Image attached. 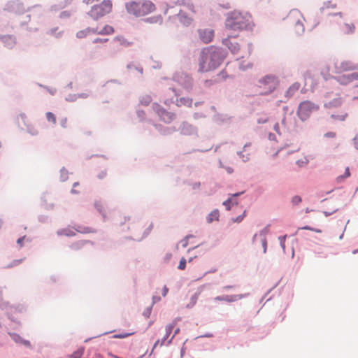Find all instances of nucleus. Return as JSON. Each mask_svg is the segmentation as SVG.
<instances>
[{"label": "nucleus", "mask_w": 358, "mask_h": 358, "mask_svg": "<svg viewBox=\"0 0 358 358\" xmlns=\"http://www.w3.org/2000/svg\"><path fill=\"white\" fill-rule=\"evenodd\" d=\"M223 56L220 48L210 46L202 50L198 59L199 71L208 72L217 68Z\"/></svg>", "instance_id": "nucleus-2"}, {"label": "nucleus", "mask_w": 358, "mask_h": 358, "mask_svg": "<svg viewBox=\"0 0 358 358\" xmlns=\"http://www.w3.org/2000/svg\"><path fill=\"white\" fill-rule=\"evenodd\" d=\"M185 267H186V259L184 257H182L180 261L179 265H178V268L180 270H184L185 268Z\"/></svg>", "instance_id": "nucleus-33"}, {"label": "nucleus", "mask_w": 358, "mask_h": 358, "mask_svg": "<svg viewBox=\"0 0 358 358\" xmlns=\"http://www.w3.org/2000/svg\"><path fill=\"white\" fill-rule=\"evenodd\" d=\"M319 109V106L310 101H304L299 103L296 114L302 121L307 120L311 114Z\"/></svg>", "instance_id": "nucleus-5"}, {"label": "nucleus", "mask_w": 358, "mask_h": 358, "mask_svg": "<svg viewBox=\"0 0 358 358\" xmlns=\"http://www.w3.org/2000/svg\"><path fill=\"white\" fill-rule=\"evenodd\" d=\"M189 236H187L184 240L182 241V246L183 248H185L187 247V245H188V241L187 239L189 238Z\"/></svg>", "instance_id": "nucleus-43"}, {"label": "nucleus", "mask_w": 358, "mask_h": 358, "mask_svg": "<svg viewBox=\"0 0 358 358\" xmlns=\"http://www.w3.org/2000/svg\"><path fill=\"white\" fill-rule=\"evenodd\" d=\"M8 334L15 343L22 345L27 348H31L30 342L27 340L24 339L20 335L13 332H10L8 333Z\"/></svg>", "instance_id": "nucleus-16"}, {"label": "nucleus", "mask_w": 358, "mask_h": 358, "mask_svg": "<svg viewBox=\"0 0 358 358\" xmlns=\"http://www.w3.org/2000/svg\"><path fill=\"white\" fill-rule=\"evenodd\" d=\"M25 237L26 236H24L18 238L17 241V243L20 245V248L22 247V245H23V241H24Z\"/></svg>", "instance_id": "nucleus-42"}, {"label": "nucleus", "mask_w": 358, "mask_h": 358, "mask_svg": "<svg viewBox=\"0 0 358 358\" xmlns=\"http://www.w3.org/2000/svg\"><path fill=\"white\" fill-rule=\"evenodd\" d=\"M75 231L81 234H90L96 231L95 229L92 227L78 226L74 229L71 228L62 229L58 231V234L65 236H73L76 235Z\"/></svg>", "instance_id": "nucleus-9"}, {"label": "nucleus", "mask_w": 358, "mask_h": 358, "mask_svg": "<svg viewBox=\"0 0 358 358\" xmlns=\"http://www.w3.org/2000/svg\"><path fill=\"white\" fill-rule=\"evenodd\" d=\"M169 335H168L165 333L162 341H159V340L156 341V342L154 344V348H156L158 345H159V346L163 345L165 343L166 341L169 338Z\"/></svg>", "instance_id": "nucleus-29"}, {"label": "nucleus", "mask_w": 358, "mask_h": 358, "mask_svg": "<svg viewBox=\"0 0 358 358\" xmlns=\"http://www.w3.org/2000/svg\"><path fill=\"white\" fill-rule=\"evenodd\" d=\"M135 334L134 331L128 332V333H122L118 334L113 335V338H125L129 336L134 335Z\"/></svg>", "instance_id": "nucleus-28"}, {"label": "nucleus", "mask_w": 358, "mask_h": 358, "mask_svg": "<svg viewBox=\"0 0 358 358\" xmlns=\"http://www.w3.org/2000/svg\"><path fill=\"white\" fill-rule=\"evenodd\" d=\"M179 103L184 106L191 107L192 105V100L188 98H180L179 100Z\"/></svg>", "instance_id": "nucleus-27"}, {"label": "nucleus", "mask_w": 358, "mask_h": 358, "mask_svg": "<svg viewBox=\"0 0 358 358\" xmlns=\"http://www.w3.org/2000/svg\"><path fill=\"white\" fill-rule=\"evenodd\" d=\"M296 163L299 167H302L308 163V160L307 157H303L301 159L296 160Z\"/></svg>", "instance_id": "nucleus-30"}, {"label": "nucleus", "mask_w": 358, "mask_h": 358, "mask_svg": "<svg viewBox=\"0 0 358 358\" xmlns=\"http://www.w3.org/2000/svg\"><path fill=\"white\" fill-rule=\"evenodd\" d=\"M354 144H355V146L358 149V136L355 137Z\"/></svg>", "instance_id": "nucleus-50"}, {"label": "nucleus", "mask_w": 358, "mask_h": 358, "mask_svg": "<svg viewBox=\"0 0 358 358\" xmlns=\"http://www.w3.org/2000/svg\"><path fill=\"white\" fill-rule=\"evenodd\" d=\"M245 211L243 212L242 215L237 217L236 218V220H234V222H240L243 219V217L245 216Z\"/></svg>", "instance_id": "nucleus-44"}, {"label": "nucleus", "mask_w": 358, "mask_h": 358, "mask_svg": "<svg viewBox=\"0 0 358 358\" xmlns=\"http://www.w3.org/2000/svg\"><path fill=\"white\" fill-rule=\"evenodd\" d=\"M336 8V3L335 2H333L332 1H328L324 2L320 10L322 12H324L329 9H334Z\"/></svg>", "instance_id": "nucleus-20"}, {"label": "nucleus", "mask_w": 358, "mask_h": 358, "mask_svg": "<svg viewBox=\"0 0 358 358\" xmlns=\"http://www.w3.org/2000/svg\"><path fill=\"white\" fill-rule=\"evenodd\" d=\"M180 22L185 25L189 24L192 22V19L185 15L184 12L180 11L178 15Z\"/></svg>", "instance_id": "nucleus-21"}, {"label": "nucleus", "mask_w": 358, "mask_h": 358, "mask_svg": "<svg viewBox=\"0 0 358 358\" xmlns=\"http://www.w3.org/2000/svg\"><path fill=\"white\" fill-rule=\"evenodd\" d=\"M242 193L243 192H240L231 195V196L229 199L223 202V205L226 207L227 210H230L232 206L236 205L238 203L235 197L241 195Z\"/></svg>", "instance_id": "nucleus-18"}, {"label": "nucleus", "mask_w": 358, "mask_h": 358, "mask_svg": "<svg viewBox=\"0 0 358 358\" xmlns=\"http://www.w3.org/2000/svg\"><path fill=\"white\" fill-rule=\"evenodd\" d=\"M336 136V134L334 131L327 132L324 134V137L327 138H335Z\"/></svg>", "instance_id": "nucleus-39"}, {"label": "nucleus", "mask_w": 358, "mask_h": 358, "mask_svg": "<svg viewBox=\"0 0 358 358\" xmlns=\"http://www.w3.org/2000/svg\"><path fill=\"white\" fill-rule=\"evenodd\" d=\"M48 122H51L52 124H55L57 120L56 116L52 112H47L45 114Z\"/></svg>", "instance_id": "nucleus-26"}, {"label": "nucleus", "mask_w": 358, "mask_h": 358, "mask_svg": "<svg viewBox=\"0 0 358 358\" xmlns=\"http://www.w3.org/2000/svg\"><path fill=\"white\" fill-rule=\"evenodd\" d=\"M168 292H169L168 287L166 286H164L162 289V293L163 296H166Z\"/></svg>", "instance_id": "nucleus-46"}, {"label": "nucleus", "mask_w": 358, "mask_h": 358, "mask_svg": "<svg viewBox=\"0 0 358 358\" xmlns=\"http://www.w3.org/2000/svg\"><path fill=\"white\" fill-rule=\"evenodd\" d=\"M59 124L63 128H66L68 124V119L66 117H62L59 120Z\"/></svg>", "instance_id": "nucleus-35"}, {"label": "nucleus", "mask_w": 358, "mask_h": 358, "mask_svg": "<svg viewBox=\"0 0 358 358\" xmlns=\"http://www.w3.org/2000/svg\"><path fill=\"white\" fill-rule=\"evenodd\" d=\"M350 171H349V168H346L344 175H342V176H340L337 177L336 180H337L338 182H340L342 180L350 177Z\"/></svg>", "instance_id": "nucleus-31"}, {"label": "nucleus", "mask_w": 358, "mask_h": 358, "mask_svg": "<svg viewBox=\"0 0 358 358\" xmlns=\"http://www.w3.org/2000/svg\"><path fill=\"white\" fill-rule=\"evenodd\" d=\"M115 32V29L112 26L106 24L102 29L99 28H87L86 29L79 31L77 32L76 36L78 38H83L91 34H96L99 35H111Z\"/></svg>", "instance_id": "nucleus-6"}, {"label": "nucleus", "mask_w": 358, "mask_h": 358, "mask_svg": "<svg viewBox=\"0 0 358 358\" xmlns=\"http://www.w3.org/2000/svg\"><path fill=\"white\" fill-rule=\"evenodd\" d=\"M358 80V73L343 75L337 77V80L342 85H347L353 80Z\"/></svg>", "instance_id": "nucleus-15"}, {"label": "nucleus", "mask_w": 358, "mask_h": 358, "mask_svg": "<svg viewBox=\"0 0 358 358\" xmlns=\"http://www.w3.org/2000/svg\"><path fill=\"white\" fill-rule=\"evenodd\" d=\"M17 122H18V124L20 126H22V124L25 126L26 128L27 129L28 131L31 134L36 135L38 134L37 130L29 123V122L25 115L20 114L17 117Z\"/></svg>", "instance_id": "nucleus-14"}, {"label": "nucleus", "mask_w": 358, "mask_h": 358, "mask_svg": "<svg viewBox=\"0 0 358 358\" xmlns=\"http://www.w3.org/2000/svg\"><path fill=\"white\" fill-rule=\"evenodd\" d=\"M57 30V28L52 29L50 30V34L54 35L56 33V31Z\"/></svg>", "instance_id": "nucleus-56"}, {"label": "nucleus", "mask_w": 358, "mask_h": 358, "mask_svg": "<svg viewBox=\"0 0 358 358\" xmlns=\"http://www.w3.org/2000/svg\"><path fill=\"white\" fill-rule=\"evenodd\" d=\"M108 41V38H95L94 41H93V43H106Z\"/></svg>", "instance_id": "nucleus-38"}, {"label": "nucleus", "mask_w": 358, "mask_h": 358, "mask_svg": "<svg viewBox=\"0 0 358 358\" xmlns=\"http://www.w3.org/2000/svg\"><path fill=\"white\" fill-rule=\"evenodd\" d=\"M346 116H347V114H345V115H342L341 117L340 118V120H344Z\"/></svg>", "instance_id": "nucleus-57"}, {"label": "nucleus", "mask_w": 358, "mask_h": 358, "mask_svg": "<svg viewBox=\"0 0 358 358\" xmlns=\"http://www.w3.org/2000/svg\"><path fill=\"white\" fill-rule=\"evenodd\" d=\"M259 87L262 88L264 94H268L274 91L279 84L277 77L268 75L259 80Z\"/></svg>", "instance_id": "nucleus-7"}, {"label": "nucleus", "mask_w": 358, "mask_h": 358, "mask_svg": "<svg viewBox=\"0 0 358 358\" xmlns=\"http://www.w3.org/2000/svg\"><path fill=\"white\" fill-rule=\"evenodd\" d=\"M251 146V144H245V146H244V148H243V152H247V148L250 147Z\"/></svg>", "instance_id": "nucleus-54"}, {"label": "nucleus", "mask_w": 358, "mask_h": 358, "mask_svg": "<svg viewBox=\"0 0 358 358\" xmlns=\"http://www.w3.org/2000/svg\"><path fill=\"white\" fill-rule=\"evenodd\" d=\"M255 27L252 15L248 12L234 10L229 13L225 22L226 32L252 30Z\"/></svg>", "instance_id": "nucleus-1"}, {"label": "nucleus", "mask_w": 358, "mask_h": 358, "mask_svg": "<svg viewBox=\"0 0 358 358\" xmlns=\"http://www.w3.org/2000/svg\"><path fill=\"white\" fill-rule=\"evenodd\" d=\"M262 246H263V249H264V252L265 253L266 252V247H267V243H266V240L265 238L262 241Z\"/></svg>", "instance_id": "nucleus-47"}, {"label": "nucleus", "mask_w": 358, "mask_h": 358, "mask_svg": "<svg viewBox=\"0 0 358 358\" xmlns=\"http://www.w3.org/2000/svg\"><path fill=\"white\" fill-rule=\"evenodd\" d=\"M157 21H159L161 23L162 22V19L160 17H157Z\"/></svg>", "instance_id": "nucleus-58"}, {"label": "nucleus", "mask_w": 358, "mask_h": 358, "mask_svg": "<svg viewBox=\"0 0 358 358\" xmlns=\"http://www.w3.org/2000/svg\"><path fill=\"white\" fill-rule=\"evenodd\" d=\"M302 229H307V230H313V231H314V229H311V228H310V227H303ZM315 231H316V232H317V233L321 232V231H320V230H315Z\"/></svg>", "instance_id": "nucleus-51"}, {"label": "nucleus", "mask_w": 358, "mask_h": 358, "mask_svg": "<svg viewBox=\"0 0 358 358\" xmlns=\"http://www.w3.org/2000/svg\"><path fill=\"white\" fill-rule=\"evenodd\" d=\"M85 243L86 241H76L71 245V248L73 250H78L83 248Z\"/></svg>", "instance_id": "nucleus-23"}, {"label": "nucleus", "mask_w": 358, "mask_h": 358, "mask_svg": "<svg viewBox=\"0 0 358 358\" xmlns=\"http://www.w3.org/2000/svg\"><path fill=\"white\" fill-rule=\"evenodd\" d=\"M85 3L90 5L91 8L88 15L92 19L97 20L101 17L109 14L113 10V2L111 0H84Z\"/></svg>", "instance_id": "nucleus-3"}, {"label": "nucleus", "mask_w": 358, "mask_h": 358, "mask_svg": "<svg viewBox=\"0 0 358 358\" xmlns=\"http://www.w3.org/2000/svg\"><path fill=\"white\" fill-rule=\"evenodd\" d=\"M329 67H325L322 71V74L324 76L325 79H327L329 78Z\"/></svg>", "instance_id": "nucleus-36"}, {"label": "nucleus", "mask_w": 358, "mask_h": 358, "mask_svg": "<svg viewBox=\"0 0 358 358\" xmlns=\"http://www.w3.org/2000/svg\"><path fill=\"white\" fill-rule=\"evenodd\" d=\"M285 238H286V236L279 238L280 245L283 250H285Z\"/></svg>", "instance_id": "nucleus-37"}, {"label": "nucleus", "mask_w": 358, "mask_h": 358, "mask_svg": "<svg viewBox=\"0 0 358 358\" xmlns=\"http://www.w3.org/2000/svg\"><path fill=\"white\" fill-rule=\"evenodd\" d=\"M290 22L294 24V31L298 34H302L304 31L303 21V17L299 11H292L288 16Z\"/></svg>", "instance_id": "nucleus-8"}, {"label": "nucleus", "mask_w": 358, "mask_h": 358, "mask_svg": "<svg viewBox=\"0 0 358 358\" xmlns=\"http://www.w3.org/2000/svg\"><path fill=\"white\" fill-rule=\"evenodd\" d=\"M355 27L354 24H352V23L345 24L343 31L345 34H352L355 32Z\"/></svg>", "instance_id": "nucleus-24"}, {"label": "nucleus", "mask_w": 358, "mask_h": 358, "mask_svg": "<svg viewBox=\"0 0 358 358\" xmlns=\"http://www.w3.org/2000/svg\"><path fill=\"white\" fill-rule=\"evenodd\" d=\"M79 185V183L78 182H75L73 185V188L71 189V192L73 194H78L80 192V191H78L77 190V188L76 187Z\"/></svg>", "instance_id": "nucleus-40"}, {"label": "nucleus", "mask_w": 358, "mask_h": 358, "mask_svg": "<svg viewBox=\"0 0 358 358\" xmlns=\"http://www.w3.org/2000/svg\"><path fill=\"white\" fill-rule=\"evenodd\" d=\"M300 87H301L300 83H293L286 91L285 96L287 98H290V97L293 96L296 94V92H297L299 91V90L300 89Z\"/></svg>", "instance_id": "nucleus-17"}, {"label": "nucleus", "mask_w": 358, "mask_h": 358, "mask_svg": "<svg viewBox=\"0 0 358 358\" xmlns=\"http://www.w3.org/2000/svg\"><path fill=\"white\" fill-rule=\"evenodd\" d=\"M341 103H342L341 99L338 98V99H336L334 101H331L329 103V105L332 106H339L341 105Z\"/></svg>", "instance_id": "nucleus-32"}, {"label": "nucleus", "mask_w": 358, "mask_h": 358, "mask_svg": "<svg viewBox=\"0 0 358 358\" xmlns=\"http://www.w3.org/2000/svg\"><path fill=\"white\" fill-rule=\"evenodd\" d=\"M241 155V157L243 159L244 161H246L249 159V155H250V152H247L246 153V157H245L244 155H242L241 153L240 154Z\"/></svg>", "instance_id": "nucleus-49"}, {"label": "nucleus", "mask_w": 358, "mask_h": 358, "mask_svg": "<svg viewBox=\"0 0 358 358\" xmlns=\"http://www.w3.org/2000/svg\"><path fill=\"white\" fill-rule=\"evenodd\" d=\"M176 323V320H174L171 323L167 324L165 327V333L170 336Z\"/></svg>", "instance_id": "nucleus-25"}, {"label": "nucleus", "mask_w": 358, "mask_h": 358, "mask_svg": "<svg viewBox=\"0 0 358 358\" xmlns=\"http://www.w3.org/2000/svg\"><path fill=\"white\" fill-rule=\"evenodd\" d=\"M226 35L227 38L224 39V44L229 48L232 53H236L240 49V45L236 39L237 34L226 32Z\"/></svg>", "instance_id": "nucleus-10"}, {"label": "nucleus", "mask_w": 358, "mask_h": 358, "mask_svg": "<svg viewBox=\"0 0 358 358\" xmlns=\"http://www.w3.org/2000/svg\"><path fill=\"white\" fill-rule=\"evenodd\" d=\"M83 355V352L82 351H77V352H75L73 355H72V357L73 358H80Z\"/></svg>", "instance_id": "nucleus-41"}, {"label": "nucleus", "mask_w": 358, "mask_h": 358, "mask_svg": "<svg viewBox=\"0 0 358 358\" xmlns=\"http://www.w3.org/2000/svg\"><path fill=\"white\" fill-rule=\"evenodd\" d=\"M99 358H101V357H99Z\"/></svg>", "instance_id": "nucleus-60"}, {"label": "nucleus", "mask_w": 358, "mask_h": 358, "mask_svg": "<svg viewBox=\"0 0 358 358\" xmlns=\"http://www.w3.org/2000/svg\"><path fill=\"white\" fill-rule=\"evenodd\" d=\"M198 34L200 40L204 43L211 42L214 38V31L211 29H199Z\"/></svg>", "instance_id": "nucleus-13"}, {"label": "nucleus", "mask_w": 358, "mask_h": 358, "mask_svg": "<svg viewBox=\"0 0 358 358\" xmlns=\"http://www.w3.org/2000/svg\"><path fill=\"white\" fill-rule=\"evenodd\" d=\"M4 38L7 40H9L11 42V43H15V38L13 36H8Z\"/></svg>", "instance_id": "nucleus-48"}, {"label": "nucleus", "mask_w": 358, "mask_h": 358, "mask_svg": "<svg viewBox=\"0 0 358 358\" xmlns=\"http://www.w3.org/2000/svg\"><path fill=\"white\" fill-rule=\"evenodd\" d=\"M301 202V198L299 196H294V197H292V203L294 204V205H298L299 203H300Z\"/></svg>", "instance_id": "nucleus-34"}, {"label": "nucleus", "mask_w": 358, "mask_h": 358, "mask_svg": "<svg viewBox=\"0 0 358 358\" xmlns=\"http://www.w3.org/2000/svg\"><path fill=\"white\" fill-rule=\"evenodd\" d=\"M153 109L161 118V120L164 122L169 123L171 122L174 118V115L173 113L166 111L157 103L153 105Z\"/></svg>", "instance_id": "nucleus-12"}, {"label": "nucleus", "mask_w": 358, "mask_h": 358, "mask_svg": "<svg viewBox=\"0 0 358 358\" xmlns=\"http://www.w3.org/2000/svg\"><path fill=\"white\" fill-rule=\"evenodd\" d=\"M274 130L277 132V133H280V131H279V125L278 123H276L274 126Z\"/></svg>", "instance_id": "nucleus-52"}, {"label": "nucleus", "mask_w": 358, "mask_h": 358, "mask_svg": "<svg viewBox=\"0 0 358 358\" xmlns=\"http://www.w3.org/2000/svg\"><path fill=\"white\" fill-rule=\"evenodd\" d=\"M95 206H96V207L98 208V210L101 211V208H102L101 204V203H95Z\"/></svg>", "instance_id": "nucleus-53"}, {"label": "nucleus", "mask_w": 358, "mask_h": 358, "mask_svg": "<svg viewBox=\"0 0 358 358\" xmlns=\"http://www.w3.org/2000/svg\"><path fill=\"white\" fill-rule=\"evenodd\" d=\"M113 41L116 42L118 45L124 46V47H129L131 45H132V42L129 41L127 38H125L122 36H117L114 38Z\"/></svg>", "instance_id": "nucleus-19"}, {"label": "nucleus", "mask_w": 358, "mask_h": 358, "mask_svg": "<svg viewBox=\"0 0 358 358\" xmlns=\"http://www.w3.org/2000/svg\"><path fill=\"white\" fill-rule=\"evenodd\" d=\"M219 211L217 210H215L208 215L207 217L208 222H212L213 221H217L219 219Z\"/></svg>", "instance_id": "nucleus-22"}, {"label": "nucleus", "mask_w": 358, "mask_h": 358, "mask_svg": "<svg viewBox=\"0 0 358 358\" xmlns=\"http://www.w3.org/2000/svg\"><path fill=\"white\" fill-rule=\"evenodd\" d=\"M129 13L136 16H143L155 10V4L150 1H132L126 4Z\"/></svg>", "instance_id": "nucleus-4"}, {"label": "nucleus", "mask_w": 358, "mask_h": 358, "mask_svg": "<svg viewBox=\"0 0 358 358\" xmlns=\"http://www.w3.org/2000/svg\"><path fill=\"white\" fill-rule=\"evenodd\" d=\"M334 69L332 71L334 73H341L356 69L355 65L350 61H337L334 64Z\"/></svg>", "instance_id": "nucleus-11"}, {"label": "nucleus", "mask_w": 358, "mask_h": 358, "mask_svg": "<svg viewBox=\"0 0 358 358\" xmlns=\"http://www.w3.org/2000/svg\"><path fill=\"white\" fill-rule=\"evenodd\" d=\"M226 170H227V171L229 173H233V171H234L233 169H232V168H231V167H227V168H226Z\"/></svg>", "instance_id": "nucleus-55"}, {"label": "nucleus", "mask_w": 358, "mask_h": 358, "mask_svg": "<svg viewBox=\"0 0 358 358\" xmlns=\"http://www.w3.org/2000/svg\"><path fill=\"white\" fill-rule=\"evenodd\" d=\"M171 257V255H169V259H170Z\"/></svg>", "instance_id": "nucleus-59"}, {"label": "nucleus", "mask_w": 358, "mask_h": 358, "mask_svg": "<svg viewBox=\"0 0 358 358\" xmlns=\"http://www.w3.org/2000/svg\"><path fill=\"white\" fill-rule=\"evenodd\" d=\"M180 332V328H176L175 329V332H174V334L172 336V337L171 338V339L168 341V343H170L172 341V339L174 338V336L178 334V333Z\"/></svg>", "instance_id": "nucleus-45"}]
</instances>
